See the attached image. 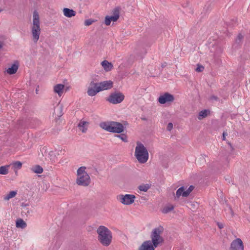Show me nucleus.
I'll list each match as a JSON object with an SVG mask.
<instances>
[{
  "label": "nucleus",
  "mask_w": 250,
  "mask_h": 250,
  "mask_svg": "<svg viewBox=\"0 0 250 250\" xmlns=\"http://www.w3.org/2000/svg\"><path fill=\"white\" fill-rule=\"evenodd\" d=\"M17 194V192L16 191H11L8 194L3 197V199L5 201H8L10 199L14 197Z\"/></svg>",
  "instance_id": "5701e85b"
},
{
  "label": "nucleus",
  "mask_w": 250,
  "mask_h": 250,
  "mask_svg": "<svg viewBox=\"0 0 250 250\" xmlns=\"http://www.w3.org/2000/svg\"><path fill=\"white\" fill-rule=\"evenodd\" d=\"M98 84L99 86L97 87V92L109 89L113 87V82L111 81H104L98 83Z\"/></svg>",
  "instance_id": "9b49d317"
},
{
  "label": "nucleus",
  "mask_w": 250,
  "mask_h": 250,
  "mask_svg": "<svg viewBox=\"0 0 250 250\" xmlns=\"http://www.w3.org/2000/svg\"><path fill=\"white\" fill-rule=\"evenodd\" d=\"M85 167H81L77 170L76 183L78 185L86 187L90 183V178L85 171Z\"/></svg>",
  "instance_id": "423d86ee"
},
{
  "label": "nucleus",
  "mask_w": 250,
  "mask_h": 250,
  "mask_svg": "<svg viewBox=\"0 0 250 250\" xmlns=\"http://www.w3.org/2000/svg\"><path fill=\"white\" fill-rule=\"evenodd\" d=\"M243 36L241 34H239L237 36V39L239 40H241L243 39Z\"/></svg>",
  "instance_id": "e433bc0d"
},
{
  "label": "nucleus",
  "mask_w": 250,
  "mask_h": 250,
  "mask_svg": "<svg viewBox=\"0 0 250 250\" xmlns=\"http://www.w3.org/2000/svg\"><path fill=\"white\" fill-rule=\"evenodd\" d=\"M174 209V206L172 205H169L164 207L162 212L164 213H167Z\"/></svg>",
  "instance_id": "bb28decb"
},
{
  "label": "nucleus",
  "mask_w": 250,
  "mask_h": 250,
  "mask_svg": "<svg viewBox=\"0 0 250 250\" xmlns=\"http://www.w3.org/2000/svg\"><path fill=\"white\" fill-rule=\"evenodd\" d=\"M173 128V124L171 123H169L167 126V130L170 131Z\"/></svg>",
  "instance_id": "72a5a7b5"
},
{
  "label": "nucleus",
  "mask_w": 250,
  "mask_h": 250,
  "mask_svg": "<svg viewBox=\"0 0 250 250\" xmlns=\"http://www.w3.org/2000/svg\"><path fill=\"white\" fill-rule=\"evenodd\" d=\"M101 64L106 71H110L113 67L112 64L106 60L103 61Z\"/></svg>",
  "instance_id": "f3484780"
},
{
  "label": "nucleus",
  "mask_w": 250,
  "mask_h": 250,
  "mask_svg": "<svg viewBox=\"0 0 250 250\" xmlns=\"http://www.w3.org/2000/svg\"><path fill=\"white\" fill-rule=\"evenodd\" d=\"M135 150V156L140 163L144 164L148 159L149 154L148 151L144 145L137 142Z\"/></svg>",
  "instance_id": "f03ea898"
},
{
  "label": "nucleus",
  "mask_w": 250,
  "mask_h": 250,
  "mask_svg": "<svg viewBox=\"0 0 250 250\" xmlns=\"http://www.w3.org/2000/svg\"><path fill=\"white\" fill-rule=\"evenodd\" d=\"M228 144L229 145V146H230L231 148L232 149H233V147H232L231 144L229 142Z\"/></svg>",
  "instance_id": "ea45409f"
},
{
  "label": "nucleus",
  "mask_w": 250,
  "mask_h": 250,
  "mask_svg": "<svg viewBox=\"0 0 250 250\" xmlns=\"http://www.w3.org/2000/svg\"><path fill=\"white\" fill-rule=\"evenodd\" d=\"M155 246L151 243L150 240L144 242L139 247L138 250H155Z\"/></svg>",
  "instance_id": "ddd939ff"
},
{
  "label": "nucleus",
  "mask_w": 250,
  "mask_h": 250,
  "mask_svg": "<svg viewBox=\"0 0 250 250\" xmlns=\"http://www.w3.org/2000/svg\"><path fill=\"white\" fill-rule=\"evenodd\" d=\"M64 85L62 84H57L54 86V91L58 95L61 96L63 92Z\"/></svg>",
  "instance_id": "dca6fc26"
},
{
  "label": "nucleus",
  "mask_w": 250,
  "mask_h": 250,
  "mask_svg": "<svg viewBox=\"0 0 250 250\" xmlns=\"http://www.w3.org/2000/svg\"><path fill=\"white\" fill-rule=\"evenodd\" d=\"M31 32L34 42H37L41 34L40 17L38 12L35 10L33 15V25Z\"/></svg>",
  "instance_id": "20e7f679"
},
{
  "label": "nucleus",
  "mask_w": 250,
  "mask_h": 250,
  "mask_svg": "<svg viewBox=\"0 0 250 250\" xmlns=\"http://www.w3.org/2000/svg\"><path fill=\"white\" fill-rule=\"evenodd\" d=\"M135 196L132 194L119 195L117 199L122 204L125 205H129L134 203Z\"/></svg>",
  "instance_id": "6e6552de"
},
{
  "label": "nucleus",
  "mask_w": 250,
  "mask_h": 250,
  "mask_svg": "<svg viewBox=\"0 0 250 250\" xmlns=\"http://www.w3.org/2000/svg\"><path fill=\"white\" fill-rule=\"evenodd\" d=\"M26 226V223L21 219H18L16 221V226L18 228L24 229Z\"/></svg>",
  "instance_id": "4be33fe9"
},
{
  "label": "nucleus",
  "mask_w": 250,
  "mask_h": 250,
  "mask_svg": "<svg viewBox=\"0 0 250 250\" xmlns=\"http://www.w3.org/2000/svg\"><path fill=\"white\" fill-rule=\"evenodd\" d=\"M111 20L109 16H106L105 17L104 23L106 25H109L111 23Z\"/></svg>",
  "instance_id": "2f4dec72"
},
{
  "label": "nucleus",
  "mask_w": 250,
  "mask_h": 250,
  "mask_svg": "<svg viewBox=\"0 0 250 250\" xmlns=\"http://www.w3.org/2000/svg\"><path fill=\"white\" fill-rule=\"evenodd\" d=\"M217 226L219 229H222L224 227L223 224L221 223H217Z\"/></svg>",
  "instance_id": "f704fd0d"
},
{
  "label": "nucleus",
  "mask_w": 250,
  "mask_h": 250,
  "mask_svg": "<svg viewBox=\"0 0 250 250\" xmlns=\"http://www.w3.org/2000/svg\"><path fill=\"white\" fill-rule=\"evenodd\" d=\"M116 136L120 138L124 142H127V138L125 134H121L120 135H116Z\"/></svg>",
  "instance_id": "c756f323"
},
{
  "label": "nucleus",
  "mask_w": 250,
  "mask_h": 250,
  "mask_svg": "<svg viewBox=\"0 0 250 250\" xmlns=\"http://www.w3.org/2000/svg\"><path fill=\"white\" fill-rule=\"evenodd\" d=\"M185 192V188L182 186L179 188L176 192V194L174 196V199L178 200L181 196L183 197V193Z\"/></svg>",
  "instance_id": "aec40b11"
},
{
  "label": "nucleus",
  "mask_w": 250,
  "mask_h": 250,
  "mask_svg": "<svg viewBox=\"0 0 250 250\" xmlns=\"http://www.w3.org/2000/svg\"><path fill=\"white\" fill-rule=\"evenodd\" d=\"M31 170L37 174H41L43 172V168L40 165H36L31 168Z\"/></svg>",
  "instance_id": "b1692460"
},
{
  "label": "nucleus",
  "mask_w": 250,
  "mask_h": 250,
  "mask_svg": "<svg viewBox=\"0 0 250 250\" xmlns=\"http://www.w3.org/2000/svg\"><path fill=\"white\" fill-rule=\"evenodd\" d=\"M194 188V187L193 186H190L188 189L183 193V197H188Z\"/></svg>",
  "instance_id": "cd10ccee"
},
{
  "label": "nucleus",
  "mask_w": 250,
  "mask_h": 250,
  "mask_svg": "<svg viewBox=\"0 0 250 250\" xmlns=\"http://www.w3.org/2000/svg\"><path fill=\"white\" fill-rule=\"evenodd\" d=\"M63 13L64 16L67 18L74 17L76 14L75 11L68 8H64L63 9Z\"/></svg>",
  "instance_id": "4468645a"
},
{
  "label": "nucleus",
  "mask_w": 250,
  "mask_h": 250,
  "mask_svg": "<svg viewBox=\"0 0 250 250\" xmlns=\"http://www.w3.org/2000/svg\"><path fill=\"white\" fill-rule=\"evenodd\" d=\"M125 98V96L121 92L112 93L106 99L107 101L113 104L121 103Z\"/></svg>",
  "instance_id": "0eeeda50"
},
{
  "label": "nucleus",
  "mask_w": 250,
  "mask_h": 250,
  "mask_svg": "<svg viewBox=\"0 0 250 250\" xmlns=\"http://www.w3.org/2000/svg\"><path fill=\"white\" fill-rule=\"evenodd\" d=\"M211 100H217L218 98L215 96H212L210 97Z\"/></svg>",
  "instance_id": "4c0bfd02"
},
{
  "label": "nucleus",
  "mask_w": 250,
  "mask_h": 250,
  "mask_svg": "<svg viewBox=\"0 0 250 250\" xmlns=\"http://www.w3.org/2000/svg\"><path fill=\"white\" fill-rule=\"evenodd\" d=\"M226 135H227V132H224L223 133V137H222L223 140H226Z\"/></svg>",
  "instance_id": "c9c22d12"
},
{
  "label": "nucleus",
  "mask_w": 250,
  "mask_h": 250,
  "mask_svg": "<svg viewBox=\"0 0 250 250\" xmlns=\"http://www.w3.org/2000/svg\"><path fill=\"white\" fill-rule=\"evenodd\" d=\"M18 67H19V63L18 62H14V63H13L11 66L9 68H8L7 69V73H8L9 74H15L18 69Z\"/></svg>",
  "instance_id": "2eb2a0df"
},
{
  "label": "nucleus",
  "mask_w": 250,
  "mask_h": 250,
  "mask_svg": "<svg viewBox=\"0 0 250 250\" xmlns=\"http://www.w3.org/2000/svg\"><path fill=\"white\" fill-rule=\"evenodd\" d=\"M9 166L6 165L4 166H1L0 167V174L6 175L8 173Z\"/></svg>",
  "instance_id": "a878e982"
},
{
  "label": "nucleus",
  "mask_w": 250,
  "mask_h": 250,
  "mask_svg": "<svg viewBox=\"0 0 250 250\" xmlns=\"http://www.w3.org/2000/svg\"><path fill=\"white\" fill-rule=\"evenodd\" d=\"M100 126L103 129L109 132L121 133L124 131L123 125L116 122H104L100 123Z\"/></svg>",
  "instance_id": "7ed1b4c3"
},
{
  "label": "nucleus",
  "mask_w": 250,
  "mask_h": 250,
  "mask_svg": "<svg viewBox=\"0 0 250 250\" xmlns=\"http://www.w3.org/2000/svg\"><path fill=\"white\" fill-rule=\"evenodd\" d=\"M174 100V97L173 95L166 92L161 95L158 98V102L161 104H165L167 103H171Z\"/></svg>",
  "instance_id": "1a4fd4ad"
},
{
  "label": "nucleus",
  "mask_w": 250,
  "mask_h": 250,
  "mask_svg": "<svg viewBox=\"0 0 250 250\" xmlns=\"http://www.w3.org/2000/svg\"><path fill=\"white\" fill-rule=\"evenodd\" d=\"M209 112H210L209 110H207V109H204V110H201L199 113V115L198 116V119L199 120H201L203 118H205L206 117H207L208 114L209 113Z\"/></svg>",
  "instance_id": "412c9836"
},
{
  "label": "nucleus",
  "mask_w": 250,
  "mask_h": 250,
  "mask_svg": "<svg viewBox=\"0 0 250 250\" xmlns=\"http://www.w3.org/2000/svg\"><path fill=\"white\" fill-rule=\"evenodd\" d=\"M13 166L15 169H20L22 166V163L20 161H16L13 164Z\"/></svg>",
  "instance_id": "c85d7f7f"
},
{
  "label": "nucleus",
  "mask_w": 250,
  "mask_h": 250,
  "mask_svg": "<svg viewBox=\"0 0 250 250\" xmlns=\"http://www.w3.org/2000/svg\"><path fill=\"white\" fill-rule=\"evenodd\" d=\"M98 233V240L99 242L104 247L109 246L112 240V233L106 227L100 226L97 229Z\"/></svg>",
  "instance_id": "f257e3e1"
},
{
  "label": "nucleus",
  "mask_w": 250,
  "mask_h": 250,
  "mask_svg": "<svg viewBox=\"0 0 250 250\" xmlns=\"http://www.w3.org/2000/svg\"><path fill=\"white\" fill-rule=\"evenodd\" d=\"M3 46V43L0 41V49L2 48Z\"/></svg>",
  "instance_id": "58836bf2"
},
{
  "label": "nucleus",
  "mask_w": 250,
  "mask_h": 250,
  "mask_svg": "<svg viewBox=\"0 0 250 250\" xmlns=\"http://www.w3.org/2000/svg\"><path fill=\"white\" fill-rule=\"evenodd\" d=\"M229 250H244L243 243L240 238L233 240L230 245Z\"/></svg>",
  "instance_id": "f8f14e48"
},
{
  "label": "nucleus",
  "mask_w": 250,
  "mask_h": 250,
  "mask_svg": "<svg viewBox=\"0 0 250 250\" xmlns=\"http://www.w3.org/2000/svg\"><path fill=\"white\" fill-rule=\"evenodd\" d=\"M1 10H0V12H1Z\"/></svg>",
  "instance_id": "a19ab883"
},
{
  "label": "nucleus",
  "mask_w": 250,
  "mask_h": 250,
  "mask_svg": "<svg viewBox=\"0 0 250 250\" xmlns=\"http://www.w3.org/2000/svg\"><path fill=\"white\" fill-rule=\"evenodd\" d=\"M150 188V186L148 184H142L138 187V188L140 190L146 192Z\"/></svg>",
  "instance_id": "393cba45"
},
{
  "label": "nucleus",
  "mask_w": 250,
  "mask_h": 250,
  "mask_svg": "<svg viewBox=\"0 0 250 250\" xmlns=\"http://www.w3.org/2000/svg\"><path fill=\"white\" fill-rule=\"evenodd\" d=\"M204 67L202 65H198V67L196 69L197 72H202L204 70Z\"/></svg>",
  "instance_id": "473e14b6"
},
{
  "label": "nucleus",
  "mask_w": 250,
  "mask_h": 250,
  "mask_svg": "<svg viewBox=\"0 0 250 250\" xmlns=\"http://www.w3.org/2000/svg\"><path fill=\"white\" fill-rule=\"evenodd\" d=\"M88 124L87 122L81 121L78 124V127L83 133H85L87 129L86 125Z\"/></svg>",
  "instance_id": "a211bd4d"
},
{
  "label": "nucleus",
  "mask_w": 250,
  "mask_h": 250,
  "mask_svg": "<svg viewBox=\"0 0 250 250\" xmlns=\"http://www.w3.org/2000/svg\"><path fill=\"white\" fill-rule=\"evenodd\" d=\"M119 10L117 8H115L113 11V15L109 16L111 21H116L119 18Z\"/></svg>",
  "instance_id": "6ab92c4d"
},
{
  "label": "nucleus",
  "mask_w": 250,
  "mask_h": 250,
  "mask_svg": "<svg viewBox=\"0 0 250 250\" xmlns=\"http://www.w3.org/2000/svg\"><path fill=\"white\" fill-rule=\"evenodd\" d=\"M164 230V228L160 226L157 228H154L151 231L150 234L151 242L155 248L158 247L164 242V239L161 236Z\"/></svg>",
  "instance_id": "39448f33"
},
{
  "label": "nucleus",
  "mask_w": 250,
  "mask_h": 250,
  "mask_svg": "<svg viewBox=\"0 0 250 250\" xmlns=\"http://www.w3.org/2000/svg\"><path fill=\"white\" fill-rule=\"evenodd\" d=\"M94 22V20L91 19H87L84 21V25L85 26H89Z\"/></svg>",
  "instance_id": "7c9ffc66"
},
{
  "label": "nucleus",
  "mask_w": 250,
  "mask_h": 250,
  "mask_svg": "<svg viewBox=\"0 0 250 250\" xmlns=\"http://www.w3.org/2000/svg\"><path fill=\"white\" fill-rule=\"evenodd\" d=\"M98 86H99L98 83H95L93 81H91L87 88V93L88 95L91 97L95 96L98 93L96 91Z\"/></svg>",
  "instance_id": "9d476101"
}]
</instances>
